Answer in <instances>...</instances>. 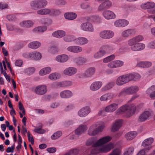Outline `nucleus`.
I'll list each match as a JSON object with an SVG mask.
<instances>
[{
	"label": "nucleus",
	"instance_id": "obj_18",
	"mask_svg": "<svg viewBox=\"0 0 155 155\" xmlns=\"http://www.w3.org/2000/svg\"><path fill=\"white\" fill-rule=\"evenodd\" d=\"M35 91L38 95H43L47 91V86L45 85L38 86L36 87Z\"/></svg>",
	"mask_w": 155,
	"mask_h": 155
},
{
	"label": "nucleus",
	"instance_id": "obj_7",
	"mask_svg": "<svg viewBox=\"0 0 155 155\" xmlns=\"http://www.w3.org/2000/svg\"><path fill=\"white\" fill-rule=\"evenodd\" d=\"M129 78L130 77L128 74L120 76L116 79L115 83L118 86H122L130 81V78Z\"/></svg>",
	"mask_w": 155,
	"mask_h": 155
},
{
	"label": "nucleus",
	"instance_id": "obj_53",
	"mask_svg": "<svg viewBox=\"0 0 155 155\" xmlns=\"http://www.w3.org/2000/svg\"><path fill=\"white\" fill-rule=\"evenodd\" d=\"M121 150L118 148L114 149L109 155H121Z\"/></svg>",
	"mask_w": 155,
	"mask_h": 155
},
{
	"label": "nucleus",
	"instance_id": "obj_43",
	"mask_svg": "<svg viewBox=\"0 0 155 155\" xmlns=\"http://www.w3.org/2000/svg\"><path fill=\"white\" fill-rule=\"evenodd\" d=\"M129 76H130L129 80L130 81L132 80H134L135 81L137 80L140 78L141 76L140 75L137 74L135 73L134 74H128Z\"/></svg>",
	"mask_w": 155,
	"mask_h": 155
},
{
	"label": "nucleus",
	"instance_id": "obj_26",
	"mask_svg": "<svg viewBox=\"0 0 155 155\" xmlns=\"http://www.w3.org/2000/svg\"><path fill=\"white\" fill-rule=\"evenodd\" d=\"M123 124L122 120L119 119L116 120L112 127V130L113 131H115L119 130Z\"/></svg>",
	"mask_w": 155,
	"mask_h": 155
},
{
	"label": "nucleus",
	"instance_id": "obj_36",
	"mask_svg": "<svg viewBox=\"0 0 155 155\" xmlns=\"http://www.w3.org/2000/svg\"><path fill=\"white\" fill-rule=\"evenodd\" d=\"M51 69L50 67H46L41 69L39 71V74L41 76L49 74Z\"/></svg>",
	"mask_w": 155,
	"mask_h": 155
},
{
	"label": "nucleus",
	"instance_id": "obj_40",
	"mask_svg": "<svg viewBox=\"0 0 155 155\" xmlns=\"http://www.w3.org/2000/svg\"><path fill=\"white\" fill-rule=\"evenodd\" d=\"M106 53L105 50H100L94 54V57L95 59H99L104 56Z\"/></svg>",
	"mask_w": 155,
	"mask_h": 155
},
{
	"label": "nucleus",
	"instance_id": "obj_39",
	"mask_svg": "<svg viewBox=\"0 0 155 155\" xmlns=\"http://www.w3.org/2000/svg\"><path fill=\"white\" fill-rule=\"evenodd\" d=\"M114 83L113 81L110 82L105 86H104L101 89V90L102 91H106L109 90L112 88L114 86Z\"/></svg>",
	"mask_w": 155,
	"mask_h": 155
},
{
	"label": "nucleus",
	"instance_id": "obj_3",
	"mask_svg": "<svg viewBox=\"0 0 155 155\" xmlns=\"http://www.w3.org/2000/svg\"><path fill=\"white\" fill-rule=\"evenodd\" d=\"M135 110L136 107L134 105L128 106L125 105L120 107L116 112L119 114L125 113L127 117H130L134 114Z\"/></svg>",
	"mask_w": 155,
	"mask_h": 155
},
{
	"label": "nucleus",
	"instance_id": "obj_9",
	"mask_svg": "<svg viewBox=\"0 0 155 155\" xmlns=\"http://www.w3.org/2000/svg\"><path fill=\"white\" fill-rule=\"evenodd\" d=\"M96 69L94 67H91L87 69L85 72L81 75L80 78H90L95 73Z\"/></svg>",
	"mask_w": 155,
	"mask_h": 155
},
{
	"label": "nucleus",
	"instance_id": "obj_27",
	"mask_svg": "<svg viewBox=\"0 0 155 155\" xmlns=\"http://www.w3.org/2000/svg\"><path fill=\"white\" fill-rule=\"evenodd\" d=\"M87 128L85 125H81L76 130L75 133L78 135H81L86 131Z\"/></svg>",
	"mask_w": 155,
	"mask_h": 155
},
{
	"label": "nucleus",
	"instance_id": "obj_45",
	"mask_svg": "<svg viewBox=\"0 0 155 155\" xmlns=\"http://www.w3.org/2000/svg\"><path fill=\"white\" fill-rule=\"evenodd\" d=\"M61 82V87L65 88L71 86L72 82L70 81H64Z\"/></svg>",
	"mask_w": 155,
	"mask_h": 155
},
{
	"label": "nucleus",
	"instance_id": "obj_23",
	"mask_svg": "<svg viewBox=\"0 0 155 155\" xmlns=\"http://www.w3.org/2000/svg\"><path fill=\"white\" fill-rule=\"evenodd\" d=\"M146 93L150 94L149 97L152 99H155V85L151 86L146 91Z\"/></svg>",
	"mask_w": 155,
	"mask_h": 155
},
{
	"label": "nucleus",
	"instance_id": "obj_8",
	"mask_svg": "<svg viewBox=\"0 0 155 155\" xmlns=\"http://www.w3.org/2000/svg\"><path fill=\"white\" fill-rule=\"evenodd\" d=\"M80 28L81 30L85 31L93 32L94 30L93 25L88 22L82 23L80 25Z\"/></svg>",
	"mask_w": 155,
	"mask_h": 155
},
{
	"label": "nucleus",
	"instance_id": "obj_49",
	"mask_svg": "<svg viewBox=\"0 0 155 155\" xmlns=\"http://www.w3.org/2000/svg\"><path fill=\"white\" fill-rule=\"evenodd\" d=\"M115 56L112 54L104 58L103 60V62L104 63H107L115 59Z\"/></svg>",
	"mask_w": 155,
	"mask_h": 155
},
{
	"label": "nucleus",
	"instance_id": "obj_2",
	"mask_svg": "<svg viewBox=\"0 0 155 155\" xmlns=\"http://www.w3.org/2000/svg\"><path fill=\"white\" fill-rule=\"evenodd\" d=\"M103 145L93 148L91 150V153H94L95 155L98 153H106L110 151L114 147V145L112 143Z\"/></svg>",
	"mask_w": 155,
	"mask_h": 155
},
{
	"label": "nucleus",
	"instance_id": "obj_14",
	"mask_svg": "<svg viewBox=\"0 0 155 155\" xmlns=\"http://www.w3.org/2000/svg\"><path fill=\"white\" fill-rule=\"evenodd\" d=\"M143 39L141 35H138L133 37L129 39L128 41V45L130 46L142 41Z\"/></svg>",
	"mask_w": 155,
	"mask_h": 155
},
{
	"label": "nucleus",
	"instance_id": "obj_13",
	"mask_svg": "<svg viewBox=\"0 0 155 155\" xmlns=\"http://www.w3.org/2000/svg\"><path fill=\"white\" fill-rule=\"evenodd\" d=\"M90 112V107L87 106L81 108L78 111V114L80 117H84L87 116Z\"/></svg>",
	"mask_w": 155,
	"mask_h": 155
},
{
	"label": "nucleus",
	"instance_id": "obj_60",
	"mask_svg": "<svg viewBox=\"0 0 155 155\" xmlns=\"http://www.w3.org/2000/svg\"><path fill=\"white\" fill-rule=\"evenodd\" d=\"M51 87L53 88L61 87V82H54L51 84Z\"/></svg>",
	"mask_w": 155,
	"mask_h": 155
},
{
	"label": "nucleus",
	"instance_id": "obj_54",
	"mask_svg": "<svg viewBox=\"0 0 155 155\" xmlns=\"http://www.w3.org/2000/svg\"><path fill=\"white\" fill-rule=\"evenodd\" d=\"M147 47L148 48L150 49H155V40L149 42L147 44Z\"/></svg>",
	"mask_w": 155,
	"mask_h": 155
},
{
	"label": "nucleus",
	"instance_id": "obj_12",
	"mask_svg": "<svg viewBox=\"0 0 155 155\" xmlns=\"http://www.w3.org/2000/svg\"><path fill=\"white\" fill-rule=\"evenodd\" d=\"M112 6V2L108 0L104 2L98 6V10L101 11L105 9H107L110 8Z\"/></svg>",
	"mask_w": 155,
	"mask_h": 155
},
{
	"label": "nucleus",
	"instance_id": "obj_55",
	"mask_svg": "<svg viewBox=\"0 0 155 155\" xmlns=\"http://www.w3.org/2000/svg\"><path fill=\"white\" fill-rule=\"evenodd\" d=\"M115 68L121 67L124 65V62L121 61H114Z\"/></svg>",
	"mask_w": 155,
	"mask_h": 155
},
{
	"label": "nucleus",
	"instance_id": "obj_6",
	"mask_svg": "<svg viewBox=\"0 0 155 155\" xmlns=\"http://www.w3.org/2000/svg\"><path fill=\"white\" fill-rule=\"evenodd\" d=\"M103 128L102 126H98L97 124H94L91 126L88 131V134L90 136H94L97 134L100 131H101Z\"/></svg>",
	"mask_w": 155,
	"mask_h": 155
},
{
	"label": "nucleus",
	"instance_id": "obj_35",
	"mask_svg": "<svg viewBox=\"0 0 155 155\" xmlns=\"http://www.w3.org/2000/svg\"><path fill=\"white\" fill-rule=\"evenodd\" d=\"M64 17L67 19L73 20L74 19L77 17L76 14L73 12H68L64 15Z\"/></svg>",
	"mask_w": 155,
	"mask_h": 155
},
{
	"label": "nucleus",
	"instance_id": "obj_58",
	"mask_svg": "<svg viewBox=\"0 0 155 155\" xmlns=\"http://www.w3.org/2000/svg\"><path fill=\"white\" fill-rule=\"evenodd\" d=\"M106 94L107 100H111L116 97V95L112 93H108Z\"/></svg>",
	"mask_w": 155,
	"mask_h": 155
},
{
	"label": "nucleus",
	"instance_id": "obj_4",
	"mask_svg": "<svg viewBox=\"0 0 155 155\" xmlns=\"http://www.w3.org/2000/svg\"><path fill=\"white\" fill-rule=\"evenodd\" d=\"M47 4V2L46 0H36L32 1L30 3L31 8L35 10L43 8Z\"/></svg>",
	"mask_w": 155,
	"mask_h": 155
},
{
	"label": "nucleus",
	"instance_id": "obj_24",
	"mask_svg": "<svg viewBox=\"0 0 155 155\" xmlns=\"http://www.w3.org/2000/svg\"><path fill=\"white\" fill-rule=\"evenodd\" d=\"M74 62L77 65H82L87 62V60L83 57H78L74 59Z\"/></svg>",
	"mask_w": 155,
	"mask_h": 155
},
{
	"label": "nucleus",
	"instance_id": "obj_59",
	"mask_svg": "<svg viewBox=\"0 0 155 155\" xmlns=\"http://www.w3.org/2000/svg\"><path fill=\"white\" fill-rule=\"evenodd\" d=\"M74 53L80 52L82 51V48L79 46H74Z\"/></svg>",
	"mask_w": 155,
	"mask_h": 155
},
{
	"label": "nucleus",
	"instance_id": "obj_51",
	"mask_svg": "<svg viewBox=\"0 0 155 155\" xmlns=\"http://www.w3.org/2000/svg\"><path fill=\"white\" fill-rule=\"evenodd\" d=\"M134 151V148L133 147H130L127 149L124 153V155H132Z\"/></svg>",
	"mask_w": 155,
	"mask_h": 155
},
{
	"label": "nucleus",
	"instance_id": "obj_16",
	"mask_svg": "<svg viewBox=\"0 0 155 155\" xmlns=\"http://www.w3.org/2000/svg\"><path fill=\"white\" fill-rule=\"evenodd\" d=\"M103 83L101 81H95L93 82L90 86V89L93 91H95L101 88Z\"/></svg>",
	"mask_w": 155,
	"mask_h": 155
},
{
	"label": "nucleus",
	"instance_id": "obj_1",
	"mask_svg": "<svg viewBox=\"0 0 155 155\" xmlns=\"http://www.w3.org/2000/svg\"><path fill=\"white\" fill-rule=\"evenodd\" d=\"M111 139V137L109 136L103 137L94 142L93 138L88 140L86 142V144L87 146L91 145L94 148L100 147L109 142Z\"/></svg>",
	"mask_w": 155,
	"mask_h": 155
},
{
	"label": "nucleus",
	"instance_id": "obj_38",
	"mask_svg": "<svg viewBox=\"0 0 155 155\" xmlns=\"http://www.w3.org/2000/svg\"><path fill=\"white\" fill-rule=\"evenodd\" d=\"M137 135V133L135 131H132L128 132L125 135L126 138L127 140H130L135 137Z\"/></svg>",
	"mask_w": 155,
	"mask_h": 155
},
{
	"label": "nucleus",
	"instance_id": "obj_10",
	"mask_svg": "<svg viewBox=\"0 0 155 155\" xmlns=\"http://www.w3.org/2000/svg\"><path fill=\"white\" fill-rule=\"evenodd\" d=\"M114 35V33L110 30H104L101 31L99 33L100 37L104 39H109L112 38Z\"/></svg>",
	"mask_w": 155,
	"mask_h": 155
},
{
	"label": "nucleus",
	"instance_id": "obj_34",
	"mask_svg": "<svg viewBox=\"0 0 155 155\" xmlns=\"http://www.w3.org/2000/svg\"><path fill=\"white\" fill-rule=\"evenodd\" d=\"M34 24V22L31 20L24 21L20 23L21 26L27 28L32 26Z\"/></svg>",
	"mask_w": 155,
	"mask_h": 155
},
{
	"label": "nucleus",
	"instance_id": "obj_57",
	"mask_svg": "<svg viewBox=\"0 0 155 155\" xmlns=\"http://www.w3.org/2000/svg\"><path fill=\"white\" fill-rule=\"evenodd\" d=\"M151 147H149L147 149L145 148L140 150L138 153L137 155H144L146 152L147 151V149L148 150H149L151 149Z\"/></svg>",
	"mask_w": 155,
	"mask_h": 155
},
{
	"label": "nucleus",
	"instance_id": "obj_29",
	"mask_svg": "<svg viewBox=\"0 0 155 155\" xmlns=\"http://www.w3.org/2000/svg\"><path fill=\"white\" fill-rule=\"evenodd\" d=\"M135 32V31L133 29H128L124 31L122 33V35L125 38H127L129 36L134 35Z\"/></svg>",
	"mask_w": 155,
	"mask_h": 155
},
{
	"label": "nucleus",
	"instance_id": "obj_32",
	"mask_svg": "<svg viewBox=\"0 0 155 155\" xmlns=\"http://www.w3.org/2000/svg\"><path fill=\"white\" fill-rule=\"evenodd\" d=\"M152 65V63L149 61H140L137 64V66L143 68H150Z\"/></svg>",
	"mask_w": 155,
	"mask_h": 155
},
{
	"label": "nucleus",
	"instance_id": "obj_5",
	"mask_svg": "<svg viewBox=\"0 0 155 155\" xmlns=\"http://www.w3.org/2000/svg\"><path fill=\"white\" fill-rule=\"evenodd\" d=\"M153 115V112L151 109L146 110L140 115L139 120L141 122H144L150 118Z\"/></svg>",
	"mask_w": 155,
	"mask_h": 155
},
{
	"label": "nucleus",
	"instance_id": "obj_61",
	"mask_svg": "<svg viewBox=\"0 0 155 155\" xmlns=\"http://www.w3.org/2000/svg\"><path fill=\"white\" fill-rule=\"evenodd\" d=\"M27 136L28 140L31 142L32 144H33L34 143V140L32 136L31 137V134L29 132H28L27 133Z\"/></svg>",
	"mask_w": 155,
	"mask_h": 155
},
{
	"label": "nucleus",
	"instance_id": "obj_31",
	"mask_svg": "<svg viewBox=\"0 0 155 155\" xmlns=\"http://www.w3.org/2000/svg\"><path fill=\"white\" fill-rule=\"evenodd\" d=\"M75 41L77 44L81 45L87 44L88 43V41L85 37H80L76 39Z\"/></svg>",
	"mask_w": 155,
	"mask_h": 155
},
{
	"label": "nucleus",
	"instance_id": "obj_56",
	"mask_svg": "<svg viewBox=\"0 0 155 155\" xmlns=\"http://www.w3.org/2000/svg\"><path fill=\"white\" fill-rule=\"evenodd\" d=\"M35 69L34 67H30L27 68L25 71V72L27 74H32L35 71Z\"/></svg>",
	"mask_w": 155,
	"mask_h": 155
},
{
	"label": "nucleus",
	"instance_id": "obj_41",
	"mask_svg": "<svg viewBox=\"0 0 155 155\" xmlns=\"http://www.w3.org/2000/svg\"><path fill=\"white\" fill-rule=\"evenodd\" d=\"M41 45V43L38 41H33L30 43L28 45L29 48L33 49L38 48Z\"/></svg>",
	"mask_w": 155,
	"mask_h": 155
},
{
	"label": "nucleus",
	"instance_id": "obj_42",
	"mask_svg": "<svg viewBox=\"0 0 155 155\" xmlns=\"http://www.w3.org/2000/svg\"><path fill=\"white\" fill-rule=\"evenodd\" d=\"M61 77L60 74L57 72L52 73L50 74L48 78L51 80H55L59 79Z\"/></svg>",
	"mask_w": 155,
	"mask_h": 155
},
{
	"label": "nucleus",
	"instance_id": "obj_20",
	"mask_svg": "<svg viewBox=\"0 0 155 155\" xmlns=\"http://www.w3.org/2000/svg\"><path fill=\"white\" fill-rule=\"evenodd\" d=\"M129 24V21L125 19H119L114 22V25L117 27H124L127 26Z\"/></svg>",
	"mask_w": 155,
	"mask_h": 155
},
{
	"label": "nucleus",
	"instance_id": "obj_11",
	"mask_svg": "<svg viewBox=\"0 0 155 155\" xmlns=\"http://www.w3.org/2000/svg\"><path fill=\"white\" fill-rule=\"evenodd\" d=\"M24 56L27 58H31L37 60L40 59L41 58V55L40 53L38 52H35L23 54Z\"/></svg>",
	"mask_w": 155,
	"mask_h": 155
},
{
	"label": "nucleus",
	"instance_id": "obj_47",
	"mask_svg": "<svg viewBox=\"0 0 155 155\" xmlns=\"http://www.w3.org/2000/svg\"><path fill=\"white\" fill-rule=\"evenodd\" d=\"M40 21L42 24H45L47 25H50L52 23V20L47 18H42L41 20Z\"/></svg>",
	"mask_w": 155,
	"mask_h": 155
},
{
	"label": "nucleus",
	"instance_id": "obj_37",
	"mask_svg": "<svg viewBox=\"0 0 155 155\" xmlns=\"http://www.w3.org/2000/svg\"><path fill=\"white\" fill-rule=\"evenodd\" d=\"M37 13L42 15L50 14V9L47 8L41 9L37 11Z\"/></svg>",
	"mask_w": 155,
	"mask_h": 155
},
{
	"label": "nucleus",
	"instance_id": "obj_62",
	"mask_svg": "<svg viewBox=\"0 0 155 155\" xmlns=\"http://www.w3.org/2000/svg\"><path fill=\"white\" fill-rule=\"evenodd\" d=\"M60 13L59 11L57 9H50V15H57Z\"/></svg>",
	"mask_w": 155,
	"mask_h": 155
},
{
	"label": "nucleus",
	"instance_id": "obj_48",
	"mask_svg": "<svg viewBox=\"0 0 155 155\" xmlns=\"http://www.w3.org/2000/svg\"><path fill=\"white\" fill-rule=\"evenodd\" d=\"M64 41L67 42H71L75 41V37L73 35H67L65 36L63 38Z\"/></svg>",
	"mask_w": 155,
	"mask_h": 155
},
{
	"label": "nucleus",
	"instance_id": "obj_46",
	"mask_svg": "<svg viewBox=\"0 0 155 155\" xmlns=\"http://www.w3.org/2000/svg\"><path fill=\"white\" fill-rule=\"evenodd\" d=\"M47 29V28L46 26H42L34 28L33 29V31L35 32H44Z\"/></svg>",
	"mask_w": 155,
	"mask_h": 155
},
{
	"label": "nucleus",
	"instance_id": "obj_19",
	"mask_svg": "<svg viewBox=\"0 0 155 155\" xmlns=\"http://www.w3.org/2000/svg\"><path fill=\"white\" fill-rule=\"evenodd\" d=\"M145 47V45L144 44L138 42L131 46L130 48L132 51H137L143 50Z\"/></svg>",
	"mask_w": 155,
	"mask_h": 155
},
{
	"label": "nucleus",
	"instance_id": "obj_63",
	"mask_svg": "<svg viewBox=\"0 0 155 155\" xmlns=\"http://www.w3.org/2000/svg\"><path fill=\"white\" fill-rule=\"evenodd\" d=\"M104 48L107 51H110L114 49V47H113L112 46L109 45H105L104 46Z\"/></svg>",
	"mask_w": 155,
	"mask_h": 155
},
{
	"label": "nucleus",
	"instance_id": "obj_25",
	"mask_svg": "<svg viewBox=\"0 0 155 155\" xmlns=\"http://www.w3.org/2000/svg\"><path fill=\"white\" fill-rule=\"evenodd\" d=\"M68 56L65 54L58 55L55 58L56 61L61 63L65 62L68 61Z\"/></svg>",
	"mask_w": 155,
	"mask_h": 155
},
{
	"label": "nucleus",
	"instance_id": "obj_30",
	"mask_svg": "<svg viewBox=\"0 0 155 155\" xmlns=\"http://www.w3.org/2000/svg\"><path fill=\"white\" fill-rule=\"evenodd\" d=\"M65 35V32L62 30H58L52 33V36L53 37L58 38H60L64 36Z\"/></svg>",
	"mask_w": 155,
	"mask_h": 155
},
{
	"label": "nucleus",
	"instance_id": "obj_33",
	"mask_svg": "<svg viewBox=\"0 0 155 155\" xmlns=\"http://www.w3.org/2000/svg\"><path fill=\"white\" fill-rule=\"evenodd\" d=\"M155 5L153 2H150L143 4L141 5V8L144 9H150L153 8L155 6Z\"/></svg>",
	"mask_w": 155,
	"mask_h": 155
},
{
	"label": "nucleus",
	"instance_id": "obj_15",
	"mask_svg": "<svg viewBox=\"0 0 155 155\" xmlns=\"http://www.w3.org/2000/svg\"><path fill=\"white\" fill-rule=\"evenodd\" d=\"M102 15L107 20L114 19L116 17V15L114 13L109 10L104 11L102 13Z\"/></svg>",
	"mask_w": 155,
	"mask_h": 155
},
{
	"label": "nucleus",
	"instance_id": "obj_50",
	"mask_svg": "<svg viewBox=\"0 0 155 155\" xmlns=\"http://www.w3.org/2000/svg\"><path fill=\"white\" fill-rule=\"evenodd\" d=\"M62 133L60 131H57L54 133L51 136V138L52 140H56L62 135Z\"/></svg>",
	"mask_w": 155,
	"mask_h": 155
},
{
	"label": "nucleus",
	"instance_id": "obj_22",
	"mask_svg": "<svg viewBox=\"0 0 155 155\" xmlns=\"http://www.w3.org/2000/svg\"><path fill=\"white\" fill-rule=\"evenodd\" d=\"M118 107V104L113 103L107 106L105 108V110L107 112H112L115 111Z\"/></svg>",
	"mask_w": 155,
	"mask_h": 155
},
{
	"label": "nucleus",
	"instance_id": "obj_17",
	"mask_svg": "<svg viewBox=\"0 0 155 155\" xmlns=\"http://www.w3.org/2000/svg\"><path fill=\"white\" fill-rule=\"evenodd\" d=\"M139 90L138 87L136 85L131 86L126 88V94L130 95L135 94L137 93Z\"/></svg>",
	"mask_w": 155,
	"mask_h": 155
},
{
	"label": "nucleus",
	"instance_id": "obj_28",
	"mask_svg": "<svg viewBox=\"0 0 155 155\" xmlns=\"http://www.w3.org/2000/svg\"><path fill=\"white\" fill-rule=\"evenodd\" d=\"M72 92L68 90H65L61 91L60 93V96L63 98H68L72 96Z\"/></svg>",
	"mask_w": 155,
	"mask_h": 155
},
{
	"label": "nucleus",
	"instance_id": "obj_21",
	"mask_svg": "<svg viewBox=\"0 0 155 155\" xmlns=\"http://www.w3.org/2000/svg\"><path fill=\"white\" fill-rule=\"evenodd\" d=\"M77 72V70L75 68L70 67L66 68L63 71L64 74L71 76Z\"/></svg>",
	"mask_w": 155,
	"mask_h": 155
},
{
	"label": "nucleus",
	"instance_id": "obj_44",
	"mask_svg": "<svg viewBox=\"0 0 155 155\" xmlns=\"http://www.w3.org/2000/svg\"><path fill=\"white\" fill-rule=\"evenodd\" d=\"M153 139L150 137L145 140L142 143V146L146 147L150 145L153 142Z\"/></svg>",
	"mask_w": 155,
	"mask_h": 155
},
{
	"label": "nucleus",
	"instance_id": "obj_52",
	"mask_svg": "<svg viewBox=\"0 0 155 155\" xmlns=\"http://www.w3.org/2000/svg\"><path fill=\"white\" fill-rule=\"evenodd\" d=\"M127 46L126 44L121 45L119 49V51L120 53H123L127 50Z\"/></svg>",
	"mask_w": 155,
	"mask_h": 155
},
{
	"label": "nucleus",
	"instance_id": "obj_64",
	"mask_svg": "<svg viewBox=\"0 0 155 155\" xmlns=\"http://www.w3.org/2000/svg\"><path fill=\"white\" fill-rule=\"evenodd\" d=\"M57 47L55 46H51L49 49V51L52 53H54L57 52Z\"/></svg>",
	"mask_w": 155,
	"mask_h": 155
}]
</instances>
